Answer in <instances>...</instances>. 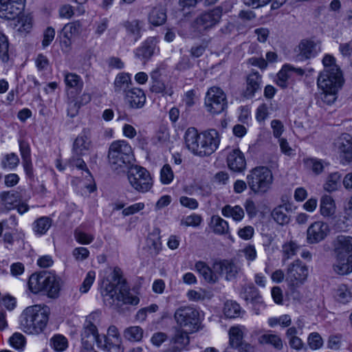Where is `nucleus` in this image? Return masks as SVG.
<instances>
[{
  "label": "nucleus",
  "mask_w": 352,
  "mask_h": 352,
  "mask_svg": "<svg viewBox=\"0 0 352 352\" xmlns=\"http://www.w3.org/2000/svg\"><path fill=\"white\" fill-rule=\"evenodd\" d=\"M101 294L109 306L120 307L123 304L137 305L140 299L130 292L129 287L118 267H109L104 270L101 283Z\"/></svg>",
  "instance_id": "nucleus-1"
},
{
  "label": "nucleus",
  "mask_w": 352,
  "mask_h": 352,
  "mask_svg": "<svg viewBox=\"0 0 352 352\" xmlns=\"http://www.w3.org/2000/svg\"><path fill=\"white\" fill-rule=\"evenodd\" d=\"M50 309L47 306L36 305L27 307L20 316L21 329L26 333L38 334L45 328Z\"/></svg>",
  "instance_id": "nucleus-2"
},
{
  "label": "nucleus",
  "mask_w": 352,
  "mask_h": 352,
  "mask_svg": "<svg viewBox=\"0 0 352 352\" xmlns=\"http://www.w3.org/2000/svg\"><path fill=\"white\" fill-rule=\"evenodd\" d=\"M344 82L340 69H333L332 71L322 70L320 72L317 85L324 94L322 99L330 104L336 100V94Z\"/></svg>",
  "instance_id": "nucleus-3"
},
{
  "label": "nucleus",
  "mask_w": 352,
  "mask_h": 352,
  "mask_svg": "<svg viewBox=\"0 0 352 352\" xmlns=\"http://www.w3.org/2000/svg\"><path fill=\"white\" fill-rule=\"evenodd\" d=\"M228 11L229 9L221 4L201 12L191 23L193 32L199 36L206 35L220 23L223 14Z\"/></svg>",
  "instance_id": "nucleus-4"
},
{
  "label": "nucleus",
  "mask_w": 352,
  "mask_h": 352,
  "mask_svg": "<svg viewBox=\"0 0 352 352\" xmlns=\"http://www.w3.org/2000/svg\"><path fill=\"white\" fill-rule=\"evenodd\" d=\"M134 156L131 145L124 140L113 142L109 148L108 162L113 170H117L131 164Z\"/></svg>",
  "instance_id": "nucleus-5"
},
{
  "label": "nucleus",
  "mask_w": 352,
  "mask_h": 352,
  "mask_svg": "<svg viewBox=\"0 0 352 352\" xmlns=\"http://www.w3.org/2000/svg\"><path fill=\"white\" fill-rule=\"evenodd\" d=\"M246 180L248 186L254 193L264 195L270 190L274 176L267 167L256 166L250 170Z\"/></svg>",
  "instance_id": "nucleus-6"
},
{
  "label": "nucleus",
  "mask_w": 352,
  "mask_h": 352,
  "mask_svg": "<svg viewBox=\"0 0 352 352\" xmlns=\"http://www.w3.org/2000/svg\"><path fill=\"white\" fill-rule=\"evenodd\" d=\"M128 180L131 186L140 192H148L153 186L149 172L140 166L131 167L128 172Z\"/></svg>",
  "instance_id": "nucleus-7"
},
{
  "label": "nucleus",
  "mask_w": 352,
  "mask_h": 352,
  "mask_svg": "<svg viewBox=\"0 0 352 352\" xmlns=\"http://www.w3.org/2000/svg\"><path fill=\"white\" fill-rule=\"evenodd\" d=\"M308 268L302 262L297 259L290 263L287 269L285 280L289 288L295 291L305 282L308 276Z\"/></svg>",
  "instance_id": "nucleus-8"
},
{
  "label": "nucleus",
  "mask_w": 352,
  "mask_h": 352,
  "mask_svg": "<svg viewBox=\"0 0 352 352\" xmlns=\"http://www.w3.org/2000/svg\"><path fill=\"white\" fill-rule=\"evenodd\" d=\"M174 318L178 324L187 327L189 331H195L199 329V311L192 306L179 307L176 309Z\"/></svg>",
  "instance_id": "nucleus-9"
},
{
  "label": "nucleus",
  "mask_w": 352,
  "mask_h": 352,
  "mask_svg": "<svg viewBox=\"0 0 352 352\" xmlns=\"http://www.w3.org/2000/svg\"><path fill=\"white\" fill-rule=\"evenodd\" d=\"M205 106L211 114H219L227 108L226 96L218 87H210L205 98Z\"/></svg>",
  "instance_id": "nucleus-10"
},
{
  "label": "nucleus",
  "mask_w": 352,
  "mask_h": 352,
  "mask_svg": "<svg viewBox=\"0 0 352 352\" xmlns=\"http://www.w3.org/2000/svg\"><path fill=\"white\" fill-rule=\"evenodd\" d=\"M26 0H0V18L14 20L25 9Z\"/></svg>",
  "instance_id": "nucleus-11"
},
{
  "label": "nucleus",
  "mask_w": 352,
  "mask_h": 352,
  "mask_svg": "<svg viewBox=\"0 0 352 352\" xmlns=\"http://www.w3.org/2000/svg\"><path fill=\"white\" fill-rule=\"evenodd\" d=\"M214 269L216 272L224 276L228 281L234 280L237 278L241 272V267L233 260L224 259L214 264Z\"/></svg>",
  "instance_id": "nucleus-12"
},
{
  "label": "nucleus",
  "mask_w": 352,
  "mask_h": 352,
  "mask_svg": "<svg viewBox=\"0 0 352 352\" xmlns=\"http://www.w3.org/2000/svg\"><path fill=\"white\" fill-rule=\"evenodd\" d=\"M330 232L329 225L323 221L312 223L307 230V241L310 244L318 243L328 236Z\"/></svg>",
  "instance_id": "nucleus-13"
},
{
  "label": "nucleus",
  "mask_w": 352,
  "mask_h": 352,
  "mask_svg": "<svg viewBox=\"0 0 352 352\" xmlns=\"http://www.w3.org/2000/svg\"><path fill=\"white\" fill-rule=\"evenodd\" d=\"M202 147L201 152L204 156H208L212 154L219 147L220 143V135L215 129H209L202 132Z\"/></svg>",
  "instance_id": "nucleus-14"
},
{
  "label": "nucleus",
  "mask_w": 352,
  "mask_h": 352,
  "mask_svg": "<svg viewBox=\"0 0 352 352\" xmlns=\"http://www.w3.org/2000/svg\"><path fill=\"white\" fill-rule=\"evenodd\" d=\"M295 52L298 60H307L316 56L320 52V45L311 40H302Z\"/></svg>",
  "instance_id": "nucleus-15"
},
{
  "label": "nucleus",
  "mask_w": 352,
  "mask_h": 352,
  "mask_svg": "<svg viewBox=\"0 0 352 352\" xmlns=\"http://www.w3.org/2000/svg\"><path fill=\"white\" fill-rule=\"evenodd\" d=\"M184 140L186 147L195 155L204 157L201 152L202 147V133H199L194 127L188 128L184 135Z\"/></svg>",
  "instance_id": "nucleus-16"
},
{
  "label": "nucleus",
  "mask_w": 352,
  "mask_h": 352,
  "mask_svg": "<svg viewBox=\"0 0 352 352\" xmlns=\"http://www.w3.org/2000/svg\"><path fill=\"white\" fill-rule=\"evenodd\" d=\"M54 279L51 272H41L38 274H32L28 280V287L30 290L37 294L40 292H45V283H52Z\"/></svg>",
  "instance_id": "nucleus-17"
},
{
  "label": "nucleus",
  "mask_w": 352,
  "mask_h": 352,
  "mask_svg": "<svg viewBox=\"0 0 352 352\" xmlns=\"http://www.w3.org/2000/svg\"><path fill=\"white\" fill-rule=\"evenodd\" d=\"M262 76L258 71L252 70L245 78V89L243 96L246 98H252L255 94L261 91L262 87Z\"/></svg>",
  "instance_id": "nucleus-18"
},
{
  "label": "nucleus",
  "mask_w": 352,
  "mask_h": 352,
  "mask_svg": "<svg viewBox=\"0 0 352 352\" xmlns=\"http://www.w3.org/2000/svg\"><path fill=\"white\" fill-rule=\"evenodd\" d=\"M228 168L236 173H241L246 168V160L244 154L239 149L230 151L226 157Z\"/></svg>",
  "instance_id": "nucleus-19"
},
{
  "label": "nucleus",
  "mask_w": 352,
  "mask_h": 352,
  "mask_svg": "<svg viewBox=\"0 0 352 352\" xmlns=\"http://www.w3.org/2000/svg\"><path fill=\"white\" fill-rule=\"evenodd\" d=\"M157 43L156 37H148L142 46L135 50V57L144 62L148 60L155 52Z\"/></svg>",
  "instance_id": "nucleus-20"
},
{
  "label": "nucleus",
  "mask_w": 352,
  "mask_h": 352,
  "mask_svg": "<svg viewBox=\"0 0 352 352\" xmlns=\"http://www.w3.org/2000/svg\"><path fill=\"white\" fill-rule=\"evenodd\" d=\"M160 77L161 73L159 68L155 69L151 73V91L153 93L161 94L162 96L168 95L171 96L173 94V90L170 87H167Z\"/></svg>",
  "instance_id": "nucleus-21"
},
{
  "label": "nucleus",
  "mask_w": 352,
  "mask_h": 352,
  "mask_svg": "<svg viewBox=\"0 0 352 352\" xmlns=\"http://www.w3.org/2000/svg\"><path fill=\"white\" fill-rule=\"evenodd\" d=\"M96 316V314H91L85 320L80 335L82 344H85L87 342L94 344L98 329L91 320L94 319Z\"/></svg>",
  "instance_id": "nucleus-22"
},
{
  "label": "nucleus",
  "mask_w": 352,
  "mask_h": 352,
  "mask_svg": "<svg viewBox=\"0 0 352 352\" xmlns=\"http://www.w3.org/2000/svg\"><path fill=\"white\" fill-rule=\"evenodd\" d=\"M125 99L131 108H142L146 102V95L140 88L128 89L125 94Z\"/></svg>",
  "instance_id": "nucleus-23"
},
{
  "label": "nucleus",
  "mask_w": 352,
  "mask_h": 352,
  "mask_svg": "<svg viewBox=\"0 0 352 352\" xmlns=\"http://www.w3.org/2000/svg\"><path fill=\"white\" fill-rule=\"evenodd\" d=\"M91 146V141L88 135V132L83 130L82 132L77 136L73 144V154L76 156H82L88 151Z\"/></svg>",
  "instance_id": "nucleus-24"
},
{
  "label": "nucleus",
  "mask_w": 352,
  "mask_h": 352,
  "mask_svg": "<svg viewBox=\"0 0 352 352\" xmlns=\"http://www.w3.org/2000/svg\"><path fill=\"white\" fill-rule=\"evenodd\" d=\"M336 255L349 256L352 252V236L339 235L333 243Z\"/></svg>",
  "instance_id": "nucleus-25"
},
{
  "label": "nucleus",
  "mask_w": 352,
  "mask_h": 352,
  "mask_svg": "<svg viewBox=\"0 0 352 352\" xmlns=\"http://www.w3.org/2000/svg\"><path fill=\"white\" fill-rule=\"evenodd\" d=\"M336 261L333 265L336 273L344 275L352 272V254L349 256L336 255Z\"/></svg>",
  "instance_id": "nucleus-26"
},
{
  "label": "nucleus",
  "mask_w": 352,
  "mask_h": 352,
  "mask_svg": "<svg viewBox=\"0 0 352 352\" xmlns=\"http://www.w3.org/2000/svg\"><path fill=\"white\" fill-rule=\"evenodd\" d=\"M296 72L298 75L302 76L304 70L301 68H295L290 65H285L277 74L276 83L278 86L284 88L287 85V80L291 76V73Z\"/></svg>",
  "instance_id": "nucleus-27"
},
{
  "label": "nucleus",
  "mask_w": 352,
  "mask_h": 352,
  "mask_svg": "<svg viewBox=\"0 0 352 352\" xmlns=\"http://www.w3.org/2000/svg\"><path fill=\"white\" fill-rule=\"evenodd\" d=\"M64 81L67 89H74L76 94H80L84 86L82 78L75 73L65 72Z\"/></svg>",
  "instance_id": "nucleus-28"
},
{
  "label": "nucleus",
  "mask_w": 352,
  "mask_h": 352,
  "mask_svg": "<svg viewBox=\"0 0 352 352\" xmlns=\"http://www.w3.org/2000/svg\"><path fill=\"white\" fill-rule=\"evenodd\" d=\"M122 25L125 28L127 34L133 37L135 42L141 38V30L144 25L143 21L138 19H133L132 21H124Z\"/></svg>",
  "instance_id": "nucleus-29"
},
{
  "label": "nucleus",
  "mask_w": 352,
  "mask_h": 352,
  "mask_svg": "<svg viewBox=\"0 0 352 352\" xmlns=\"http://www.w3.org/2000/svg\"><path fill=\"white\" fill-rule=\"evenodd\" d=\"M336 204L333 199L327 195L322 196L320 202V212L324 217H331L335 214Z\"/></svg>",
  "instance_id": "nucleus-30"
},
{
  "label": "nucleus",
  "mask_w": 352,
  "mask_h": 352,
  "mask_svg": "<svg viewBox=\"0 0 352 352\" xmlns=\"http://www.w3.org/2000/svg\"><path fill=\"white\" fill-rule=\"evenodd\" d=\"M1 206L9 210L15 207L20 199V195L15 191H3L0 193Z\"/></svg>",
  "instance_id": "nucleus-31"
},
{
  "label": "nucleus",
  "mask_w": 352,
  "mask_h": 352,
  "mask_svg": "<svg viewBox=\"0 0 352 352\" xmlns=\"http://www.w3.org/2000/svg\"><path fill=\"white\" fill-rule=\"evenodd\" d=\"M260 344H268L274 349L280 351L283 349V342L282 338L277 334L264 333L258 338Z\"/></svg>",
  "instance_id": "nucleus-32"
},
{
  "label": "nucleus",
  "mask_w": 352,
  "mask_h": 352,
  "mask_svg": "<svg viewBox=\"0 0 352 352\" xmlns=\"http://www.w3.org/2000/svg\"><path fill=\"white\" fill-rule=\"evenodd\" d=\"M339 149L344 154V157L348 162H352V136L343 133L340 137Z\"/></svg>",
  "instance_id": "nucleus-33"
},
{
  "label": "nucleus",
  "mask_w": 352,
  "mask_h": 352,
  "mask_svg": "<svg viewBox=\"0 0 352 352\" xmlns=\"http://www.w3.org/2000/svg\"><path fill=\"white\" fill-rule=\"evenodd\" d=\"M52 219L49 217H41L36 219L32 223V230L36 235H43L50 228Z\"/></svg>",
  "instance_id": "nucleus-34"
},
{
  "label": "nucleus",
  "mask_w": 352,
  "mask_h": 352,
  "mask_svg": "<svg viewBox=\"0 0 352 352\" xmlns=\"http://www.w3.org/2000/svg\"><path fill=\"white\" fill-rule=\"evenodd\" d=\"M195 269L208 283H214L217 281V275L206 264V263L203 261L197 262L195 263Z\"/></svg>",
  "instance_id": "nucleus-35"
},
{
  "label": "nucleus",
  "mask_w": 352,
  "mask_h": 352,
  "mask_svg": "<svg viewBox=\"0 0 352 352\" xmlns=\"http://www.w3.org/2000/svg\"><path fill=\"white\" fill-rule=\"evenodd\" d=\"M166 10L162 7L153 8L148 14V22L154 26L163 25L166 21Z\"/></svg>",
  "instance_id": "nucleus-36"
},
{
  "label": "nucleus",
  "mask_w": 352,
  "mask_h": 352,
  "mask_svg": "<svg viewBox=\"0 0 352 352\" xmlns=\"http://www.w3.org/2000/svg\"><path fill=\"white\" fill-rule=\"evenodd\" d=\"M210 226L213 232L218 235L226 234L229 232L228 223L217 215L211 217Z\"/></svg>",
  "instance_id": "nucleus-37"
},
{
  "label": "nucleus",
  "mask_w": 352,
  "mask_h": 352,
  "mask_svg": "<svg viewBox=\"0 0 352 352\" xmlns=\"http://www.w3.org/2000/svg\"><path fill=\"white\" fill-rule=\"evenodd\" d=\"M82 25L80 21H76L72 23H67L63 28L64 37L66 38L69 43L67 45L71 44V40L78 36L81 32Z\"/></svg>",
  "instance_id": "nucleus-38"
},
{
  "label": "nucleus",
  "mask_w": 352,
  "mask_h": 352,
  "mask_svg": "<svg viewBox=\"0 0 352 352\" xmlns=\"http://www.w3.org/2000/svg\"><path fill=\"white\" fill-rule=\"evenodd\" d=\"M272 217L280 225L287 224L290 221L287 208L284 205L276 207L272 212Z\"/></svg>",
  "instance_id": "nucleus-39"
},
{
  "label": "nucleus",
  "mask_w": 352,
  "mask_h": 352,
  "mask_svg": "<svg viewBox=\"0 0 352 352\" xmlns=\"http://www.w3.org/2000/svg\"><path fill=\"white\" fill-rule=\"evenodd\" d=\"M225 217H232L235 221H240L244 217V211L239 206H225L221 210Z\"/></svg>",
  "instance_id": "nucleus-40"
},
{
  "label": "nucleus",
  "mask_w": 352,
  "mask_h": 352,
  "mask_svg": "<svg viewBox=\"0 0 352 352\" xmlns=\"http://www.w3.org/2000/svg\"><path fill=\"white\" fill-rule=\"evenodd\" d=\"M52 276L54 278V280L52 283H45V290L47 296L50 298H56L58 297L60 287H61V279L57 276L54 273L52 272Z\"/></svg>",
  "instance_id": "nucleus-41"
},
{
  "label": "nucleus",
  "mask_w": 352,
  "mask_h": 352,
  "mask_svg": "<svg viewBox=\"0 0 352 352\" xmlns=\"http://www.w3.org/2000/svg\"><path fill=\"white\" fill-rule=\"evenodd\" d=\"M230 345L231 347L237 349L243 342V333L241 328L232 327L229 330Z\"/></svg>",
  "instance_id": "nucleus-42"
},
{
  "label": "nucleus",
  "mask_w": 352,
  "mask_h": 352,
  "mask_svg": "<svg viewBox=\"0 0 352 352\" xmlns=\"http://www.w3.org/2000/svg\"><path fill=\"white\" fill-rule=\"evenodd\" d=\"M131 82L130 76L125 73L119 74L114 81V90L117 93L127 91L129 85Z\"/></svg>",
  "instance_id": "nucleus-43"
},
{
  "label": "nucleus",
  "mask_w": 352,
  "mask_h": 352,
  "mask_svg": "<svg viewBox=\"0 0 352 352\" xmlns=\"http://www.w3.org/2000/svg\"><path fill=\"white\" fill-rule=\"evenodd\" d=\"M300 249V245L291 240L284 243L282 245L283 260L292 258Z\"/></svg>",
  "instance_id": "nucleus-44"
},
{
  "label": "nucleus",
  "mask_w": 352,
  "mask_h": 352,
  "mask_svg": "<svg viewBox=\"0 0 352 352\" xmlns=\"http://www.w3.org/2000/svg\"><path fill=\"white\" fill-rule=\"evenodd\" d=\"M91 100V96L89 94L84 93L80 97V100L76 102H70L68 109V115L73 118L77 113L80 105H85L89 102Z\"/></svg>",
  "instance_id": "nucleus-45"
},
{
  "label": "nucleus",
  "mask_w": 352,
  "mask_h": 352,
  "mask_svg": "<svg viewBox=\"0 0 352 352\" xmlns=\"http://www.w3.org/2000/svg\"><path fill=\"white\" fill-rule=\"evenodd\" d=\"M240 305L234 301L228 300L224 304L223 313L227 318H234L240 315Z\"/></svg>",
  "instance_id": "nucleus-46"
},
{
  "label": "nucleus",
  "mask_w": 352,
  "mask_h": 352,
  "mask_svg": "<svg viewBox=\"0 0 352 352\" xmlns=\"http://www.w3.org/2000/svg\"><path fill=\"white\" fill-rule=\"evenodd\" d=\"M170 341L172 343L179 345L184 349L189 343V337L188 333L183 329H177Z\"/></svg>",
  "instance_id": "nucleus-47"
},
{
  "label": "nucleus",
  "mask_w": 352,
  "mask_h": 352,
  "mask_svg": "<svg viewBox=\"0 0 352 352\" xmlns=\"http://www.w3.org/2000/svg\"><path fill=\"white\" fill-rule=\"evenodd\" d=\"M336 298L337 300L342 303H346L352 298V292L346 285L338 286L336 292Z\"/></svg>",
  "instance_id": "nucleus-48"
},
{
  "label": "nucleus",
  "mask_w": 352,
  "mask_h": 352,
  "mask_svg": "<svg viewBox=\"0 0 352 352\" xmlns=\"http://www.w3.org/2000/svg\"><path fill=\"white\" fill-rule=\"evenodd\" d=\"M50 345L56 351H63L68 346L67 338L60 334L54 336L50 340Z\"/></svg>",
  "instance_id": "nucleus-49"
},
{
  "label": "nucleus",
  "mask_w": 352,
  "mask_h": 352,
  "mask_svg": "<svg viewBox=\"0 0 352 352\" xmlns=\"http://www.w3.org/2000/svg\"><path fill=\"white\" fill-rule=\"evenodd\" d=\"M340 184V175L338 173H333L327 177L324 189L328 192H333L338 189Z\"/></svg>",
  "instance_id": "nucleus-50"
},
{
  "label": "nucleus",
  "mask_w": 352,
  "mask_h": 352,
  "mask_svg": "<svg viewBox=\"0 0 352 352\" xmlns=\"http://www.w3.org/2000/svg\"><path fill=\"white\" fill-rule=\"evenodd\" d=\"M124 337L132 342L140 341L143 337V330L138 326L131 327L124 331Z\"/></svg>",
  "instance_id": "nucleus-51"
},
{
  "label": "nucleus",
  "mask_w": 352,
  "mask_h": 352,
  "mask_svg": "<svg viewBox=\"0 0 352 352\" xmlns=\"http://www.w3.org/2000/svg\"><path fill=\"white\" fill-rule=\"evenodd\" d=\"M121 343V338H116L113 339L111 337H107L104 350L109 352H123Z\"/></svg>",
  "instance_id": "nucleus-52"
},
{
  "label": "nucleus",
  "mask_w": 352,
  "mask_h": 352,
  "mask_svg": "<svg viewBox=\"0 0 352 352\" xmlns=\"http://www.w3.org/2000/svg\"><path fill=\"white\" fill-rule=\"evenodd\" d=\"M9 43L7 36L0 30V59L3 62L9 60Z\"/></svg>",
  "instance_id": "nucleus-53"
},
{
  "label": "nucleus",
  "mask_w": 352,
  "mask_h": 352,
  "mask_svg": "<svg viewBox=\"0 0 352 352\" xmlns=\"http://www.w3.org/2000/svg\"><path fill=\"white\" fill-rule=\"evenodd\" d=\"M258 294L259 292L252 283L243 286L241 292L242 298L246 302L252 300Z\"/></svg>",
  "instance_id": "nucleus-54"
},
{
  "label": "nucleus",
  "mask_w": 352,
  "mask_h": 352,
  "mask_svg": "<svg viewBox=\"0 0 352 352\" xmlns=\"http://www.w3.org/2000/svg\"><path fill=\"white\" fill-rule=\"evenodd\" d=\"M19 163V157L14 153L6 155L1 162V166L3 168L12 170L17 166Z\"/></svg>",
  "instance_id": "nucleus-55"
},
{
  "label": "nucleus",
  "mask_w": 352,
  "mask_h": 352,
  "mask_svg": "<svg viewBox=\"0 0 352 352\" xmlns=\"http://www.w3.org/2000/svg\"><path fill=\"white\" fill-rule=\"evenodd\" d=\"M10 345L16 350H23L25 344V338L21 333L16 332L9 339Z\"/></svg>",
  "instance_id": "nucleus-56"
},
{
  "label": "nucleus",
  "mask_w": 352,
  "mask_h": 352,
  "mask_svg": "<svg viewBox=\"0 0 352 352\" xmlns=\"http://www.w3.org/2000/svg\"><path fill=\"white\" fill-rule=\"evenodd\" d=\"M74 234L76 241L80 244L88 245L94 240V235L85 233L78 228L74 230Z\"/></svg>",
  "instance_id": "nucleus-57"
},
{
  "label": "nucleus",
  "mask_w": 352,
  "mask_h": 352,
  "mask_svg": "<svg viewBox=\"0 0 352 352\" xmlns=\"http://www.w3.org/2000/svg\"><path fill=\"white\" fill-rule=\"evenodd\" d=\"M174 178L170 166L168 164L163 166L160 170V180L163 184H169Z\"/></svg>",
  "instance_id": "nucleus-58"
},
{
  "label": "nucleus",
  "mask_w": 352,
  "mask_h": 352,
  "mask_svg": "<svg viewBox=\"0 0 352 352\" xmlns=\"http://www.w3.org/2000/svg\"><path fill=\"white\" fill-rule=\"evenodd\" d=\"M202 222V217L199 214H192L182 219L181 226L197 227Z\"/></svg>",
  "instance_id": "nucleus-59"
},
{
  "label": "nucleus",
  "mask_w": 352,
  "mask_h": 352,
  "mask_svg": "<svg viewBox=\"0 0 352 352\" xmlns=\"http://www.w3.org/2000/svg\"><path fill=\"white\" fill-rule=\"evenodd\" d=\"M305 164L308 168H310L316 174L320 173L323 170V164L321 161L317 159H307Z\"/></svg>",
  "instance_id": "nucleus-60"
},
{
  "label": "nucleus",
  "mask_w": 352,
  "mask_h": 352,
  "mask_svg": "<svg viewBox=\"0 0 352 352\" xmlns=\"http://www.w3.org/2000/svg\"><path fill=\"white\" fill-rule=\"evenodd\" d=\"M322 339L319 333L314 332L308 337V344L311 349H318L322 346Z\"/></svg>",
  "instance_id": "nucleus-61"
},
{
  "label": "nucleus",
  "mask_w": 352,
  "mask_h": 352,
  "mask_svg": "<svg viewBox=\"0 0 352 352\" xmlns=\"http://www.w3.org/2000/svg\"><path fill=\"white\" fill-rule=\"evenodd\" d=\"M95 278L96 272L94 271H89L87 274L86 277L83 280V283L80 288V291L82 293L87 292L94 283Z\"/></svg>",
  "instance_id": "nucleus-62"
},
{
  "label": "nucleus",
  "mask_w": 352,
  "mask_h": 352,
  "mask_svg": "<svg viewBox=\"0 0 352 352\" xmlns=\"http://www.w3.org/2000/svg\"><path fill=\"white\" fill-rule=\"evenodd\" d=\"M323 70L332 71L333 69H340L336 63V58L330 54H326L322 58Z\"/></svg>",
  "instance_id": "nucleus-63"
},
{
  "label": "nucleus",
  "mask_w": 352,
  "mask_h": 352,
  "mask_svg": "<svg viewBox=\"0 0 352 352\" xmlns=\"http://www.w3.org/2000/svg\"><path fill=\"white\" fill-rule=\"evenodd\" d=\"M72 255L76 261H82L87 259L89 257V251L86 248H76L72 251Z\"/></svg>",
  "instance_id": "nucleus-64"
}]
</instances>
